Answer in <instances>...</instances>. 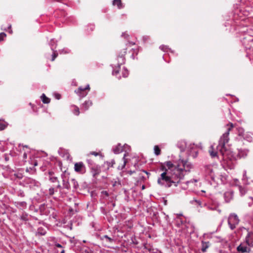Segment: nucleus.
<instances>
[{"label":"nucleus","instance_id":"nucleus-30","mask_svg":"<svg viewBox=\"0 0 253 253\" xmlns=\"http://www.w3.org/2000/svg\"><path fill=\"white\" fill-rule=\"evenodd\" d=\"M236 129H237V130L238 131L239 135H240V136H244V129H243V128H242L241 127H238Z\"/></svg>","mask_w":253,"mask_h":253},{"label":"nucleus","instance_id":"nucleus-17","mask_svg":"<svg viewBox=\"0 0 253 253\" xmlns=\"http://www.w3.org/2000/svg\"><path fill=\"white\" fill-rule=\"evenodd\" d=\"M100 240L104 241L106 243L112 244L115 241V239L114 237H110L107 235H105L100 237Z\"/></svg>","mask_w":253,"mask_h":253},{"label":"nucleus","instance_id":"nucleus-31","mask_svg":"<svg viewBox=\"0 0 253 253\" xmlns=\"http://www.w3.org/2000/svg\"><path fill=\"white\" fill-rule=\"evenodd\" d=\"M238 188H239V190L240 192V194L242 196L245 194V193H246V190L244 187H243L241 186H239L238 187Z\"/></svg>","mask_w":253,"mask_h":253},{"label":"nucleus","instance_id":"nucleus-33","mask_svg":"<svg viewBox=\"0 0 253 253\" xmlns=\"http://www.w3.org/2000/svg\"><path fill=\"white\" fill-rule=\"evenodd\" d=\"M6 126V123L4 121H0V130H3Z\"/></svg>","mask_w":253,"mask_h":253},{"label":"nucleus","instance_id":"nucleus-59","mask_svg":"<svg viewBox=\"0 0 253 253\" xmlns=\"http://www.w3.org/2000/svg\"><path fill=\"white\" fill-rule=\"evenodd\" d=\"M24 158H26V157H27V155H26V153H24Z\"/></svg>","mask_w":253,"mask_h":253},{"label":"nucleus","instance_id":"nucleus-24","mask_svg":"<svg viewBox=\"0 0 253 253\" xmlns=\"http://www.w3.org/2000/svg\"><path fill=\"white\" fill-rule=\"evenodd\" d=\"M41 98L42 102L44 104H47L50 102V99L47 97L44 93L41 95Z\"/></svg>","mask_w":253,"mask_h":253},{"label":"nucleus","instance_id":"nucleus-57","mask_svg":"<svg viewBox=\"0 0 253 253\" xmlns=\"http://www.w3.org/2000/svg\"><path fill=\"white\" fill-rule=\"evenodd\" d=\"M145 186L144 185H143L141 187L142 190H144V189H145Z\"/></svg>","mask_w":253,"mask_h":253},{"label":"nucleus","instance_id":"nucleus-35","mask_svg":"<svg viewBox=\"0 0 253 253\" xmlns=\"http://www.w3.org/2000/svg\"><path fill=\"white\" fill-rule=\"evenodd\" d=\"M160 49L165 52H167L169 49L168 46L165 45H162L160 46Z\"/></svg>","mask_w":253,"mask_h":253},{"label":"nucleus","instance_id":"nucleus-52","mask_svg":"<svg viewBox=\"0 0 253 253\" xmlns=\"http://www.w3.org/2000/svg\"><path fill=\"white\" fill-rule=\"evenodd\" d=\"M247 171L246 170H244L243 171V179H245L247 178Z\"/></svg>","mask_w":253,"mask_h":253},{"label":"nucleus","instance_id":"nucleus-56","mask_svg":"<svg viewBox=\"0 0 253 253\" xmlns=\"http://www.w3.org/2000/svg\"><path fill=\"white\" fill-rule=\"evenodd\" d=\"M102 193L105 194V195H106L107 196H108V193H107V191H103Z\"/></svg>","mask_w":253,"mask_h":253},{"label":"nucleus","instance_id":"nucleus-22","mask_svg":"<svg viewBox=\"0 0 253 253\" xmlns=\"http://www.w3.org/2000/svg\"><path fill=\"white\" fill-rule=\"evenodd\" d=\"M15 206L18 208H26L27 207V203L26 202H15Z\"/></svg>","mask_w":253,"mask_h":253},{"label":"nucleus","instance_id":"nucleus-54","mask_svg":"<svg viewBox=\"0 0 253 253\" xmlns=\"http://www.w3.org/2000/svg\"><path fill=\"white\" fill-rule=\"evenodd\" d=\"M250 199L251 200V202L249 203V206L250 207L253 204V198L250 197Z\"/></svg>","mask_w":253,"mask_h":253},{"label":"nucleus","instance_id":"nucleus-61","mask_svg":"<svg viewBox=\"0 0 253 253\" xmlns=\"http://www.w3.org/2000/svg\"><path fill=\"white\" fill-rule=\"evenodd\" d=\"M61 253H65L64 250H62L61 252Z\"/></svg>","mask_w":253,"mask_h":253},{"label":"nucleus","instance_id":"nucleus-18","mask_svg":"<svg viewBox=\"0 0 253 253\" xmlns=\"http://www.w3.org/2000/svg\"><path fill=\"white\" fill-rule=\"evenodd\" d=\"M112 4L114 6L116 5L118 9H122L124 7L121 0H113Z\"/></svg>","mask_w":253,"mask_h":253},{"label":"nucleus","instance_id":"nucleus-16","mask_svg":"<svg viewBox=\"0 0 253 253\" xmlns=\"http://www.w3.org/2000/svg\"><path fill=\"white\" fill-rule=\"evenodd\" d=\"M92 105V102L90 100H86L84 101L81 105V109L84 111L88 109V108Z\"/></svg>","mask_w":253,"mask_h":253},{"label":"nucleus","instance_id":"nucleus-34","mask_svg":"<svg viewBox=\"0 0 253 253\" xmlns=\"http://www.w3.org/2000/svg\"><path fill=\"white\" fill-rule=\"evenodd\" d=\"M6 37V34L4 32L0 33V42L3 41Z\"/></svg>","mask_w":253,"mask_h":253},{"label":"nucleus","instance_id":"nucleus-49","mask_svg":"<svg viewBox=\"0 0 253 253\" xmlns=\"http://www.w3.org/2000/svg\"><path fill=\"white\" fill-rule=\"evenodd\" d=\"M88 27H90V30L91 31H93L95 28V25L93 24H90Z\"/></svg>","mask_w":253,"mask_h":253},{"label":"nucleus","instance_id":"nucleus-20","mask_svg":"<svg viewBox=\"0 0 253 253\" xmlns=\"http://www.w3.org/2000/svg\"><path fill=\"white\" fill-rule=\"evenodd\" d=\"M210 247L209 242H202V249L201 250L203 252H206L207 249Z\"/></svg>","mask_w":253,"mask_h":253},{"label":"nucleus","instance_id":"nucleus-60","mask_svg":"<svg viewBox=\"0 0 253 253\" xmlns=\"http://www.w3.org/2000/svg\"><path fill=\"white\" fill-rule=\"evenodd\" d=\"M61 12L63 13V16H65V12H64V11H62Z\"/></svg>","mask_w":253,"mask_h":253},{"label":"nucleus","instance_id":"nucleus-64","mask_svg":"<svg viewBox=\"0 0 253 253\" xmlns=\"http://www.w3.org/2000/svg\"><path fill=\"white\" fill-rule=\"evenodd\" d=\"M9 29L11 28V25H9L8 27Z\"/></svg>","mask_w":253,"mask_h":253},{"label":"nucleus","instance_id":"nucleus-6","mask_svg":"<svg viewBox=\"0 0 253 253\" xmlns=\"http://www.w3.org/2000/svg\"><path fill=\"white\" fill-rule=\"evenodd\" d=\"M89 85L87 84L84 87L82 86L79 87L77 90L75 91V92L81 98H83L87 94V92L86 90L89 91Z\"/></svg>","mask_w":253,"mask_h":253},{"label":"nucleus","instance_id":"nucleus-3","mask_svg":"<svg viewBox=\"0 0 253 253\" xmlns=\"http://www.w3.org/2000/svg\"><path fill=\"white\" fill-rule=\"evenodd\" d=\"M160 177L157 179V183L161 186L169 188L174 185L176 187L184 179V176L163 170Z\"/></svg>","mask_w":253,"mask_h":253},{"label":"nucleus","instance_id":"nucleus-23","mask_svg":"<svg viewBox=\"0 0 253 253\" xmlns=\"http://www.w3.org/2000/svg\"><path fill=\"white\" fill-rule=\"evenodd\" d=\"M71 183L73 185V191L77 190L79 187V184L77 181L75 179L73 178L71 179Z\"/></svg>","mask_w":253,"mask_h":253},{"label":"nucleus","instance_id":"nucleus-11","mask_svg":"<svg viewBox=\"0 0 253 253\" xmlns=\"http://www.w3.org/2000/svg\"><path fill=\"white\" fill-rule=\"evenodd\" d=\"M90 169L93 177H96L101 172L100 167L96 165Z\"/></svg>","mask_w":253,"mask_h":253},{"label":"nucleus","instance_id":"nucleus-55","mask_svg":"<svg viewBox=\"0 0 253 253\" xmlns=\"http://www.w3.org/2000/svg\"><path fill=\"white\" fill-rule=\"evenodd\" d=\"M194 201H195L200 206H201L202 204L201 202L199 200H194Z\"/></svg>","mask_w":253,"mask_h":253},{"label":"nucleus","instance_id":"nucleus-14","mask_svg":"<svg viewBox=\"0 0 253 253\" xmlns=\"http://www.w3.org/2000/svg\"><path fill=\"white\" fill-rule=\"evenodd\" d=\"M48 179L51 183H58L59 181L54 173L52 171H49L48 172Z\"/></svg>","mask_w":253,"mask_h":253},{"label":"nucleus","instance_id":"nucleus-43","mask_svg":"<svg viewBox=\"0 0 253 253\" xmlns=\"http://www.w3.org/2000/svg\"><path fill=\"white\" fill-rule=\"evenodd\" d=\"M115 162L114 160H112L111 162H107V165L109 167H112L113 165L115 164Z\"/></svg>","mask_w":253,"mask_h":253},{"label":"nucleus","instance_id":"nucleus-29","mask_svg":"<svg viewBox=\"0 0 253 253\" xmlns=\"http://www.w3.org/2000/svg\"><path fill=\"white\" fill-rule=\"evenodd\" d=\"M154 153L156 155L158 156L161 154V150L159 148V146L157 145H156L154 146Z\"/></svg>","mask_w":253,"mask_h":253},{"label":"nucleus","instance_id":"nucleus-40","mask_svg":"<svg viewBox=\"0 0 253 253\" xmlns=\"http://www.w3.org/2000/svg\"><path fill=\"white\" fill-rule=\"evenodd\" d=\"M17 196L21 197H24L25 194L23 191L20 190L17 192Z\"/></svg>","mask_w":253,"mask_h":253},{"label":"nucleus","instance_id":"nucleus-37","mask_svg":"<svg viewBox=\"0 0 253 253\" xmlns=\"http://www.w3.org/2000/svg\"><path fill=\"white\" fill-rule=\"evenodd\" d=\"M73 113L77 116H78L79 115L80 111L79 108L78 107L75 106V108L73 110Z\"/></svg>","mask_w":253,"mask_h":253},{"label":"nucleus","instance_id":"nucleus-51","mask_svg":"<svg viewBox=\"0 0 253 253\" xmlns=\"http://www.w3.org/2000/svg\"><path fill=\"white\" fill-rule=\"evenodd\" d=\"M126 173L129 174V175H131L133 173H134L135 172V171L133 170H127L126 171Z\"/></svg>","mask_w":253,"mask_h":253},{"label":"nucleus","instance_id":"nucleus-42","mask_svg":"<svg viewBox=\"0 0 253 253\" xmlns=\"http://www.w3.org/2000/svg\"><path fill=\"white\" fill-rule=\"evenodd\" d=\"M55 187L57 191L59 189L60 190V192L61 193V190L63 188V186L60 185L59 181L57 183V185L55 186Z\"/></svg>","mask_w":253,"mask_h":253},{"label":"nucleus","instance_id":"nucleus-21","mask_svg":"<svg viewBox=\"0 0 253 253\" xmlns=\"http://www.w3.org/2000/svg\"><path fill=\"white\" fill-rule=\"evenodd\" d=\"M46 233V231L45 229L42 227H39L37 230L36 235L43 236Z\"/></svg>","mask_w":253,"mask_h":253},{"label":"nucleus","instance_id":"nucleus-39","mask_svg":"<svg viewBox=\"0 0 253 253\" xmlns=\"http://www.w3.org/2000/svg\"><path fill=\"white\" fill-rule=\"evenodd\" d=\"M71 50L67 48H64L63 49H62L60 51V53H70Z\"/></svg>","mask_w":253,"mask_h":253},{"label":"nucleus","instance_id":"nucleus-62","mask_svg":"<svg viewBox=\"0 0 253 253\" xmlns=\"http://www.w3.org/2000/svg\"><path fill=\"white\" fill-rule=\"evenodd\" d=\"M66 155H68L67 157H69V153H66Z\"/></svg>","mask_w":253,"mask_h":253},{"label":"nucleus","instance_id":"nucleus-47","mask_svg":"<svg viewBox=\"0 0 253 253\" xmlns=\"http://www.w3.org/2000/svg\"><path fill=\"white\" fill-rule=\"evenodd\" d=\"M119 72V71L118 69H115L113 71L112 74L114 75H117Z\"/></svg>","mask_w":253,"mask_h":253},{"label":"nucleus","instance_id":"nucleus-7","mask_svg":"<svg viewBox=\"0 0 253 253\" xmlns=\"http://www.w3.org/2000/svg\"><path fill=\"white\" fill-rule=\"evenodd\" d=\"M74 169L80 174H84L86 172V168L82 162L76 163L74 165Z\"/></svg>","mask_w":253,"mask_h":253},{"label":"nucleus","instance_id":"nucleus-27","mask_svg":"<svg viewBox=\"0 0 253 253\" xmlns=\"http://www.w3.org/2000/svg\"><path fill=\"white\" fill-rule=\"evenodd\" d=\"M57 192V190L55 187H50L48 189V194L49 196L53 195Z\"/></svg>","mask_w":253,"mask_h":253},{"label":"nucleus","instance_id":"nucleus-12","mask_svg":"<svg viewBox=\"0 0 253 253\" xmlns=\"http://www.w3.org/2000/svg\"><path fill=\"white\" fill-rule=\"evenodd\" d=\"M234 192L232 190L226 191L224 194V198L226 203H229L233 199Z\"/></svg>","mask_w":253,"mask_h":253},{"label":"nucleus","instance_id":"nucleus-44","mask_svg":"<svg viewBox=\"0 0 253 253\" xmlns=\"http://www.w3.org/2000/svg\"><path fill=\"white\" fill-rule=\"evenodd\" d=\"M131 240L132 243L133 244H134V245H137L138 244V242L136 240L135 237L134 236V237H131Z\"/></svg>","mask_w":253,"mask_h":253},{"label":"nucleus","instance_id":"nucleus-32","mask_svg":"<svg viewBox=\"0 0 253 253\" xmlns=\"http://www.w3.org/2000/svg\"><path fill=\"white\" fill-rule=\"evenodd\" d=\"M86 161H87V163L88 165V167H89V168L96 165V164L94 163V162L91 159H87L86 160Z\"/></svg>","mask_w":253,"mask_h":253},{"label":"nucleus","instance_id":"nucleus-53","mask_svg":"<svg viewBox=\"0 0 253 253\" xmlns=\"http://www.w3.org/2000/svg\"><path fill=\"white\" fill-rule=\"evenodd\" d=\"M62 151H65V150L62 148H60L59 150H58V153L60 156H62V157H63V156H62L61 154V153Z\"/></svg>","mask_w":253,"mask_h":253},{"label":"nucleus","instance_id":"nucleus-28","mask_svg":"<svg viewBox=\"0 0 253 253\" xmlns=\"http://www.w3.org/2000/svg\"><path fill=\"white\" fill-rule=\"evenodd\" d=\"M56 41L54 39H51L49 42V45L52 50H53V49L56 48Z\"/></svg>","mask_w":253,"mask_h":253},{"label":"nucleus","instance_id":"nucleus-2","mask_svg":"<svg viewBox=\"0 0 253 253\" xmlns=\"http://www.w3.org/2000/svg\"><path fill=\"white\" fill-rule=\"evenodd\" d=\"M167 167L166 168L162 166L161 168L162 170H165L171 173L174 172L175 174L185 176L193 168V165L187 160L179 159L172 163L171 161H167L165 163Z\"/></svg>","mask_w":253,"mask_h":253},{"label":"nucleus","instance_id":"nucleus-19","mask_svg":"<svg viewBox=\"0 0 253 253\" xmlns=\"http://www.w3.org/2000/svg\"><path fill=\"white\" fill-rule=\"evenodd\" d=\"M177 145V147L180 148L181 151H184L186 147V143L184 141H179Z\"/></svg>","mask_w":253,"mask_h":253},{"label":"nucleus","instance_id":"nucleus-48","mask_svg":"<svg viewBox=\"0 0 253 253\" xmlns=\"http://www.w3.org/2000/svg\"><path fill=\"white\" fill-rule=\"evenodd\" d=\"M54 246H55V247H56L57 248H63L61 244H59V243H56H56H55V244H54Z\"/></svg>","mask_w":253,"mask_h":253},{"label":"nucleus","instance_id":"nucleus-10","mask_svg":"<svg viewBox=\"0 0 253 253\" xmlns=\"http://www.w3.org/2000/svg\"><path fill=\"white\" fill-rule=\"evenodd\" d=\"M245 240L249 247H253V233L249 232L246 237Z\"/></svg>","mask_w":253,"mask_h":253},{"label":"nucleus","instance_id":"nucleus-45","mask_svg":"<svg viewBox=\"0 0 253 253\" xmlns=\"http://www.w3.org/2000/svg\"><path fill=\"white\" fill-rule=\"evenodd\" d=\"M122 36L125 39H127L129 35L126 32H124L122 33Z\"/></svg>","mask_w":253,"mask_h":253},{"label":"nucleus","instance_id":"nucleus-26","mask_svg":"<svg viewBox=\"0 0 253 253\" xmlns=\"http://www.w3.org/2000/svg\"><path fill=\"white\" fill-rule=\"evenodd\" d=\"M20 219L24 221H27L29 220V215L26 213L24 212L20 215Z\"/></svg>","mask_w":253,"mask_h":253},{"label":"nucleus","instance_id":"nucleus-63","mask_svg":"<svg viewBox=\"0 0 253 253\" xmlns=\"http://www.w3.org/2000/svg\"><path fill=\"white\" fill-rule=\"evenodd\" d=\"M180 222H181V224H182V223H183V221H182L181 220H180Z\"/></svg>","mask_w":253,"mask_h":253},{"label":"nucleus","instance_id":"nucleus-15","mask_svg":"<svg viewBox=\"0 0 253 253\" xmlns=\"http://www.w3.org/2000/svg\"><path fill=\"white\" fill-rule=\"evenodd\" d=\"M237 251L241 252V253H250L251 251V249L249 247L247 246H244L242 244H240L237 248Z\"/></svg>","mask_w":253,"mask_h":253},{"label":"nucleus","instance_id":"nucleus-50","mask_svg":"<svg viewBox=\"0 0 253 253\" xmlns=\"http://www.w3.org/2000/svg\"><path fill=\"white\" fill-rule=\"evenodd\" d=\"M197 181V180L196 179H192V180H191L190 181H187L186 183V184H188L189 183H191V182H196Z\"/></svg>","mask_w":253,"mask_h":253},{"label":"nucleus","instance_id":"nucleus-38","mask_svg":"<svg viewBox=\"0 0 253 253\" xmlns=\"http://www.w3.org/2000/svg\"><path fill=\"white\" fill-rule=\"evenodd\" d=\"M123 77H127L128 75V72L126 68H124V70L122 73Z\"/></svg>","mask_w":253,"mask_h":253},{"label":"nucleus","instance_id":"nucleus-1","mask_svg":"<svg viewBox=\"0 0 253 253\" xmlns=\"http://www.w3.org/2000/svg\"><path fill=\"white\" fill-rule=\"evenodd\" d=\"M234 126L232 123H229L226 125L227 130L220 137L218 145L216 147V150H214L213 146H211L209 150V153L212 158L217 157L218 154H220L222 157L224 161L229 159L232 161L235 158L233 157L231 152L225 149V145L228 142L229 140V132L233 129Z\"/></svg>","mask_w":253,"mask_h":253},{"label":"nucleus","instance_id":"nucleus-41","mask_svg":"<svg viewBox=\"0 0 253 253\" xmlns=\"http://www.w3.org/2000/svg\"><path fill=\"white\" fill-rule=\"evenodd\" d=\"M125 157H126V154L124 155V156L123 157L124 164H123V166H122L121 168H120V167H118V169H122L124 168H125V167L126 165V159H125Z\"/></svg>","mask_w":253,"mask_h":253},{"label":"nucleus","instance_id":"nucleus-8","mask_svg":"<svg viewBox=\"0 0 253 253\" xmlns=\"http://www.w3.org/2000/svg\"><path fill=\"white\" fill-rule=\"evenodd\" d=\"M126 49H125L123 52H121V54H120L118 57H117V60H118V68H120L121 65L124 64L125 63V55L126 53Z\"/></svg>","mask_w":253,"mask_h":253},{"label":"nucleus","instance_id":"nucleus-4","mask_svg":"<svg viewBox=\"0 0 253 253\" xmlns=\"http://www.w3.org/2000/svg\"><path fill=\"white\" fill-rule=\"evenodd\" d=\"M240 219L238 215L235 213H230L228 218V224L231 230H234L238 225Z\"/></svg>","mask_w":253,"mask_h":253},{"label":"nucleus","instance_id":"nucleus-13","mask_svg":"<svg viewBox=\"0 0 253 253\" xmlns=\"http://www.w3.org/2000/svg\"><path fill=\"white\" fill-rule=\"evenodd\" d=\"M126 147H128V146L127 145L126 146L125 145L124 146H122L121 144L119 143L113 148V151L116 154H119L124 150Z\"/></svg>","mask_w":253,"mask_h":253},{"label":"nucleus","instance_id":"nucleus-58","mask_svg":"<svg viewBox=\"0 0 253 253\" xmlns=\"http://www.w3.org/2000/svg\"><path fill=\"white\" fill-rule=\"evenodd\" d=\"M143 38H144V39L145 38V40H147V39H149V37H148V36H145V37H143Z\"/></svg>","mask_w":253,"mask_h":253},{"label":"nucleus","instance_id":"nucleus-5","mask_svg":"<svg viewBox=\"0 0 253 253\" xmlns=\"http://www.w3.org/2000/svg\"><path fill=\"white\" fill-rule=\"evenodd\" d=\"M69 174L67 173L66 171L63 172L61 175V177L62 180L63 188L67 190H69L71 188L70 184L69 182Z\"/></svg>","mask_w":253,"mask_h":253},{"label":"nucleus","instance_id":"nucleus-9","mask_svg":"<svg viewBox=\"0 0 253 253\" xmlns=\"http://www.w3.org/2000/svg\"><path fill=\"white\" fill-rule=\"evenodd\" d=\"M238 152L237 154V157L238 159L244 158L246 157L249 153V150L247 149H238Z\"/></svg>","mask_w":253,"mask_h":253},{"label":"nucleus","instance_id":"nucleus-36","mask_svg":"<svg viewBox=\"0 0 253 253\" xmlns=\"http://www.w3.org/2000/svg\"><path fill=\"white\" fill-rule=\"evenodd\" d=\"M52 51H53V53L52 54L51 61H53L55 60V59L57 57V56H58V53L57 52V51L54 50V49Z\"/></svg>","mask_w":253,"mask_h":253},{"label":"nucleus","instance_id":"nucleus-25","mask_svg":"<svg viewBox=\"0 0 253 253\" xmlns=\"http://www.w3.org/2000/svg\"><path fill=\"white\" fill-rule=\"evenodd\" d=\"M27 182L29 184H31V185H30V186H31L32 185H33L34 186L38 187L40 184L39 182H38L33 179H29L28 180V181H27Z\"/></svg>","mask_w":253,"mask_h":253},{"label":"nucleus","instance_id":"nucleus-46","mask_svg":"<svg viewBox=\"0 0 253 253\" xmlns=\"http://www.w3.org/2000/svg\"><path fill=\"white\" fill-rule=\"evenodd\" d=\"M89 154L94 155L95 156H97L99 155V153L98 152H90Z\"/></svg>","mask_w":253,"mask_h":253}]
</instances>
